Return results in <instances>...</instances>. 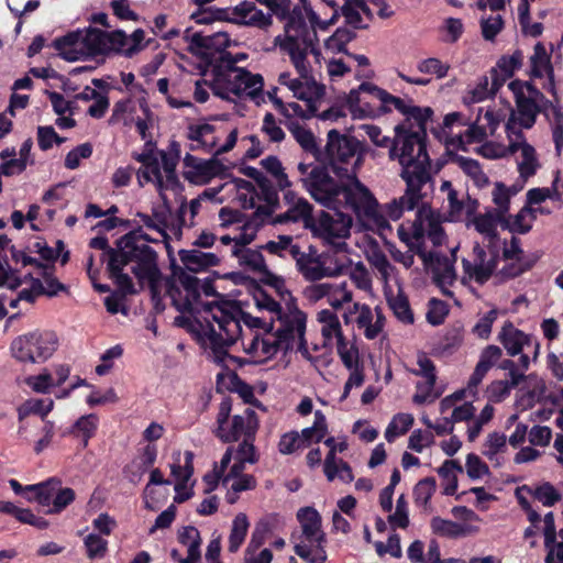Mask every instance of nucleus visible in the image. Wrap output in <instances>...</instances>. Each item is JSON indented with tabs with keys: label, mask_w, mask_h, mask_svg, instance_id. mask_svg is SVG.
Returning <instances> with one entry per match:
<instances>
[{
	"label": "nucleus",
	"mask_w": 563,
	"mask_h": 563,
	"mask_svg": "<svg viewBox=\"0 0 563 563\" xmlns=\"http://www.w3.org/2000/svg\"><path fill=\"white\" fill-rule=\"evenodd\" d=\"M53 46L66 60L74 62L85 57L84 30H77L64 36L56 37L53 42Z\"/></svg>",
	"instance_id": "obj_30"
},
{
	"label": "nucleus",
	"mask_w": 563,
	"mask_h": 563,
	"mask_svg": "<svg viewBox=\"0 0 563 563\" xmlns=\"http://www.w3.org/2000/svg\"><path fill=\"white\" fill-rule=\"evenodd\" d=\"M129 38L123 31L106 32L96 27L84 30L85 56H95L110 51H124Z\"/></svg>",
	"instance_id": "obj_19"
},
{
	"label": "nucleus",
	"mask_w": 563,
	"mask_h": 563,
	"mask_svg": "<svg viewBox=\"0 0 563 563\" xmlns=\"http://www.w3.org/2000/svg\"><path fill=\"white\" fill-rule=\"evenodd\" d=\"M238 196L236 199L240 202L241 207L244 209H256L255 213H257V192L254 185L245 179L236 180Z\"/></svg>",
	"instance_id": "obj_55"
},
{
	"label": "nucleus",
	"mask_w": 563,
	"mask_h": 563,
	"mask_svg": "<svg viewBox=\"0 0 563 563\" xmlns=\"http://www.w3.org/2000/svg\"><path fill=\"white\" fill-rule=\"evenodd\" d=\"M84 543L89 559L95 560L106 555L108 541L101 538L99 534L89 533L84 539Z\"/></svg>",
	"instance_id": "obj_64"
},
{
	"label": "nucleus",
	"mask_w": 563,
	"mask_h": 563,
	"mask_svg": "<svg viewBox=\"0 0 563 563\" xmlns=\"http://www.w3.org/2000/svg\"><path fill=\"white\" fill-rule=\"evenodd\" d=\"M297 519L302 529V536L311 545L322 547L324 533L321 530V516L313 507L300 508Z\"/></svg>",
	"instance_id": "obj_26"
},
{
	"label": "nucleus",
	"mask_w": 563,
	"mask_h": 563,
	"mask_svg": "<svg viewBox=\"0 0 563 563\" xmlns=\"http://www.w3.org/2000/svg\"><path fill=\"white\" fill-rule=\"evenodd\" d=\"M232 411L230 397L222 399L217 415L216 435L224 443H231L243 439L255 438L258 429V419L255 410L246 408L242 413L234 415L229 421Z\"/></svg>",
	"instance_id": "obj_10"
},
{
	"label": "nucleus",
	"mask_w": 563,
	"mask_h": 563,
	"mask_svg": "<svg viewBox=\"0 0 563 563\" xmlns=\"http://www.w3.org/2000/svg\"><path fill=\"white\" fill-rule=\"evenodd\" d=\"M324 207L331 211H321L311 219L310 229L313 235L329 244H336L338 246L345 245L344 242L336 243V240H344L350 236L353 223L350 212L363 224L375 228L379 234H383L384 230L389 229L386 219L378 212L377 203L373 208V211H371V214L366 217L357 214L356 210L343 203Z\"/></svg>",
	"instance_id": "obj_8"
},
{
	"label": "nucleus",
	"mask_w": 563,
	"mask_h": 563,
	"mask_svg": "<svg viewBox=\"0 0 563 563\" xmlns=\"http://www.w3.org/2000/svg\"><path fill=\"white\" fill-rule=\"evenodd\" d=\"M317 45V33L302 22L299 11H296L291 22L287 25L286 37L280 43V49L289 55L299 74L298 80L291 82L294 96L311 104H318L324 95V87L317 82L307 60L308 54L319 55Z\"/></svg>",
	"instance_id": "obj_5"
},
{
	"label": "nucleus",
	"mask_w": 563,
	"mask_h": 563,
	"mask_svg": "<svg viewBox=\"0 0 563 563\" xmlns=\"http://www.w3.org/2000/svg\"><path fill=\"white\" fill-rule=\"evenodd\" d=\"M430 526L435 534L450 539L464 538L478 532V527L466 522H455L452 520L443 519L441 517L432 518Z\"/></svg>",
	"instance_id": "obj_32"
},
{
	"label": "nucleus",
	"mask_w": 563,
	"mask_h": 563,
	"mask_svg": "<svg viewBox=\"0 0 563 563\" xmlns=\"http://www.w3.org/2000/svg\"><path fill=\"white\" fill-rule=\"evenodd\" d=\"M184 163L186 166L185 178L195 184H206L225 172L224 165L216 157L201 159L187 154Z\"/></svg>",
	"instance_id": "obj_24"
},
{
	"label": "nucleus",
	"mask_w": 563,
	"mask_h": 563,
	"mask_svg": "<svg viewBox=\"0 0 563 563\" xmlns=\"http://www.w3.org/2000/svg\"><path fill=\"white\" fill-rule=\"evenodd\" d=\"M388 306L395 317L405 324H411L415 321L413 312L410 308L407 296L399 290L395 296L387 298Z\"/></svg>",
	"instance_id": "obj_47"
},
{
	"label": "nucleus",
	"mask_w": 563,
	"mask_h": 563,
	"mask_svg": "<svg viewBox=\"0 0 563 563\" xmlns=\"http://www.w3.org/2000/svg\"><path fill=\"white\" fill-rule=\"evenodd\" d=\"M137 181L141 187L145 183H154L158 192L163 196V175L161 172V163L158 159L142 166L137 173Z\"/></svg>",
	"instance_id": "obj_52"
},
{
	"label": "nucleus",
	"mask_w": 563,
	"mask_h": 563,
	"mask_svg": "<svg viewBox=\"0 0 563 563\" xmlns=\"http://www.w3.org/2000/svg\"><path fill=\"white\" fill-rule=\"evenodd\" d=\"M432 262L434 282L441 287L452 285L456 278L454 260L439 253L430 252L428 255Z\"/></svg>",
	"instance_id": "obj_33"
},
{
	"label": "nucleus",
	"mask_w": 563,
	"mask_h": 563,
	"mask_svg": "<svg viewBox=\"0 0 563 563\" xmlns=\"http://www.w3.org/2000/svg\"><path fill=\"white\" fill-rule=\"evenodd\" d=\"M275 108L286 118L310 119L317 114L318 104L306 102V108L297 102L284 103L279 98H273Z\"/></svg>",
	"instance_id": "obj_40"
},
{
	"label": "nucleus",
	"mask_w": 563,
	"mask_h": 563,
	"mask_svg": "<svg viewBox=\"0 0 563 563\" xmlns=\"http://www.w3.org/2000/svg\"><path fill=\"white\" fill-rule=\"evenodd\" d=\"M336 352L347 369H355L363 367L360 362L358 350L354 344H350L345 339L336 342Z\"/></svg>",
	"instance_id": "obj_59"
},
{
	"label": "nucleus",
	"mask_w": 563,
	"mask_h": 563,
	"mask_svg": "<svg viewBox=\"0 0 563 563\" xmlns=\"http://www.w3.org/2000/svg\"><path fill=\"white\" fill-rule=\"evenodd\" d=\"M500 250L498 246H485L476 242L472 258L462 261L465 275L479 285L485 284L497 268Z\"/></svg>",
	"instance_id": "obj_17"
},
{
	"label": "nucleus",
	"mask_w": 563,
	"mask_h": 563,
	"mask_svg": "<svg viewBox=\"0 0 563 563\" xmlns=\"http://www.w3.org/2000/svg\"><path fill=\"white\" fill-rule=\"evenodd\" d=\"M507 449V438L501 432H492L487 435L482 449V454L489 461L496 462L499 465L498 454L505 452Z\"/></svg>",
	"instance_id": "obj_50"
},
{
	"label": "nucleus",
	"mask_w": 563,
	"mask_h": 563,
	"mask_svg": "<svg viewBox=\"0 0 563 563\" xmlns=\"http://www.w3.org/2000/svg\"><path fill=\"white\" fill-rule=\"evenodd\" d=\"M498 340L510 356H516L523 351L531 352L533 361L539 356V341L533 335L517 329L510 321L503 325Z\"/></svg>",
	"instance_id": "obj_20"
},
{
	"label": "nucleus",
	"mask_w": 563,
	"mask_h": 563,
	"mask_svg": "<svg viewBox=\"0 0 563 563\" xmlns=\"http://www.w3.org/2000/svg\"><path fill=\"white\" fill-rule=\"evenodd\" d=\"M268 328L263 335L252 334L249 341H246L247 336L244 334L242 346L250 356L251 363L261 364L275 356L279 351L284 352L282 343L278 342L279 339Z\"/></svg>",
	"instance_id": "obj_21"
},
{
	"label": "nucleus",
	"mask_w": 563,
	"mask_h": 563,
	"mask_svg": "<svg viewBox=\"0 0 563 563\" xmlns=\"http://www.w3.org/2000/svg\"><path fill=\"white\" fill-rule=\"evenodd\" d=\"M416 67L420 74L433 76L438 80L445 78L451 69L449 63L442 62L438 57L420 59Z\"/></svg>",
	"instance_id": "obj_51"
},
{
	"label": "nucleus",
	"mask_w": 563,
	"mask_h": 563,
	"mask_svg": "<svg viewBox=\"0 0 563 563\" xmlns=\"http://www.w3.org/2000/svg\"><path fill=\"white\" fill-rule=\"evenodd\" d=\"M327 419L322 411L317 410L314 412V421L311 427L305 428L299 433V439L305 448L309 446L312 442H320L327 434Z\"/></svg>",
	"instance_id": "obj_44"
},
{
	"label": "nucleus",
	"mask_w": 563,
	"mask_h": 563,
	"mask_svg": "<svg viewBox=\"0 0 563 563\" xmlns=\"http://www.w3.org/2000/svg\"><path fill=\"white\" fill-rule=\"evenodd\" d=\"M225 254L220 252H202L197 249L179 251V258L184 266L194 273L208 269L220 264L221 257Z\"/></svg>",
	"instance_id": "obj_28"
},
{
	"label": "nucleus",
	"mask_w": 563,
	"mask_h": 563,
	"mask_svg": "<svg viewBox=\"0 0 563 563\" xmlns=\"http://www.w3.org/2000/svg\"><path fill=\"white\" fill-rule=\"evenodd\" d=\"M292 260L296 263L297 271L309 282L338 275L343 267V264L338 261L334 266L329 265V256L324 253L320 254L313 245H307L305 249L299 245Z\"/></svg>",
	"instance_id": "obj_16"
},
{
	"label": "nucleus",
	"mask_w": 563,
	"mask_h": 563,
	"mask_svg": "<svg viewBox=\"0 0 563 563\" xmlns=\"http://www.w3.org/2000/svg\"><path fill=\"white\" fill-rule=\"evenodd\" d=\"M158 241L137 229L121 236L115 249L108 250V272L122 295L135 292L132 278L123 272L125 266L131 265V272L141 287L148 286L156 308L161 302L162 273L158 268L157 253L148 242Z\"/></svg>",
	"instance_id": "obj_3"
},
{
	"label": "nucleus",
	"mask_w": 563,
	"mask_h": 563,
	"mask_svg": "<svg viewBox=\"0 0 563 563\" xmlns=\"http://www.w3.org/2000/svg\"><path fill=\"white\" fill-rule=\"evenodd\" d=\"M298 247L299 245L295 243L291 235H277L276 239L269 240L265 244L261 245V250L283 258H286L287 256L292 258L294 253H296Z\"/></svg>",
	"instance_id": "obj_43"
},
{
	"label": "nucleus",
	"mask_w": 563,
	"mask_h": 563,
	"mask_svg": "<svg viewBox=\"0 0 563 563\" xmlns=\"http://www.w3.org/2000/svg\"><path fill=\"white\" fill-rule=\"evenodd\" d=\"M356 36L355 32L346 29V27H339L325 42L324 46L325 49L331 53H344L349 54L345 49L347 43H350L352 40H354Z\"/></svg>",
	"instance_id": "obj_54"
},
{
	"label": "nucleus",
	"mask_w": 563,
	"mask_h": 563,
	"mask_svg": "<svg viewBox=\"0 0 563 563\" xmlns=\"http://www.w3.org/2000/svg\"><path fill=\"white\" fill-rule=\"evenodd\" d=\"M514 126V122L508 126V153L516 155L518 173L521 178L528 179L536 175L541 165L534 147L527 142L522 132H515Z\"/></svg>",
	"instance_id": "obj_18"
},
{
	"label": "nucleus",
	"mask_w": 563,
	"mask_h": 563,
	"mask_svg": "<svg viewBox=\"0 0 563 563\" xmlns=\"http://www.w3.org/2000/svg\"><path fill=\"white\" fill-rule=\"evenodd\" d=\"M185 40L189 43V49L196 54L209 56L212 55V51L218 54L212 67L213 80L210 86L216 96L225 100H231L232 97L250 99L257 106L265 101L262 75L238 67V59L233 58L231 53L221 49L229 43L227 33L203 34L187 29Z\"/></svg>",
	"instance_id": "obj_2"
},
{
	"label": "nucleus",
	"mask_w": 563,
	"mask_h": 563,
	"mask_svg": "<svg viewBox=\"0 0 563 563\" xmlns=\"http://www.w3.org/2000/svg\"><path fill=\"white\" fill-rule=\"evenodd\" d=\"M501 355V349L493 344L486 346L481 352L479 360L468 380L467 389L470 390V393H473V390L477 388V386L482 383L483 378L486 376L488 371L500 361Z\"/></svg>",
	"instance_id": "obj_29"
},
{
	"label": "nucleus",
	"mask_w": 563,
	"mask_h": 563,
	"mask_svg": "<svg viewBox=\"0 0 563 563\" xmlns=\"http://www.w3.org/2000/svg\"><path fill=\"white\" fill-rule=\"evenodd\" d=\"M360 89L367 91L368 95L377 99L384 111H391L393 108L398 110L405 117L401 123H407L408 125L428 123L433 114L430 107L415 106L411 100L406 101L399 97L393 96L374 84L362 82Z\"/></svg>",
	"instance_id": "obj_13"
},
{
	"label": "nucleus",
	"mask_w": 563,
	"mask_h": 563,
	"mask_svg": "<svg viewBox=\"0 0 563 563\" xmlns=\"http://www.w3.org/2000/svg\"><path fill=\"white\" fill-rule=\"evenodd\" d=\"M437 488L434 477H426L420 479L413 488L415 503L418 506H427Z\"/></svg>",
	"instance_id": "obj_60"
},
{
	"label": "nucleus",
	"mask_w": 563,
	"mask_h": 563,
	"mask_svg": "<svg viewBox=\"0 0 563 563\" xmlns=\"http://www.w3.org/2000/svg\"><path fill=\"white\" fill-rule=\"evenodd\" d=\"M328 7H330L333 12L329 20H321L319 14L314 12L313 8L307 0H300L301 7L296 5L291 8L290 0H273L268 7L271 16L274 14L279 20H287L285 24V30L287 25L291 22L295 16V12L299 11V15L302 19V22L310 29H313L317 33V30L325 31L330 25H333L339 20V12L335 9L336 4L334 0H322Z\"/></svg>",
	"instance_id": "obj_12"
},
{
	"label": "nucleus",
	"mask_w": 563,
	"mask_h": 563,
	"mask_svg": "<svg viewBox=\"0 0 563 563\" xmlns=\"http://www.w3.org/2000/svg\"><path fill=\"white\" fill-rule=\"evenodd\" d=\"M493 202L496 205V209H492L501 217H506L509 211V203L511 194L509 189L503 183H496L492 192Z\"/></svg>",
	"instance_id": "obj_61"
},
{
	"label": "nucleus",
	"mask_w": 563,
	"mask_h": 563,
	"mask_svg": "<svg viewBox=\"0 0 563 563\" xmlns=\"http://www.w3.org/2000/svg\"><path fill=\"white\" fill-rule=\"evenodd\" d=\"M317 320L321 323V333L327 344L333 339L336 342L344 339L336 313L329 309H323L318 312Z\"/></svg>",
	"instance_id": "obj_38"
},
{
	"label": "nucleus",
	"mask_w": 563,
	"mask_h": 563,
	"mask_svg": "<svg viewBox=\"0 0 563 563\" xmlns=\"http://www.w3.org/2000/svg\"><path fill=\"white\" fill-rule=\"evenodd\" d=\"M249 527L250 522L245 514L240 512L234 517L229 536V552L235 553L239 551L240 547L245 540Z\"/></svg>",
	"instance_id": "obj_46"
},
{
	"label": "nucleus",
	"mask_w": 563,
	"mask_h": 563,
	"mask_svg": "<svg viewBox=\"0 0 563 563\" xmlns=\"http://www.w3.org/2000/svg\"><path fill=\"white\" fill-rule=\"evenodd\" d=\"M58 338L52 331L35 330L16 336L10 346L12 356L21 363H43L57 350Z\"/></svg>",
	"instance_id": "obj_11"
},
{
	"label": "nucleus",
	"mask_w": 563,
	"mask_h": 563,
	"mask_svg": "<svg viewBox=\"0 0 563 563\" xmlns=\"http://www.w3.org/2000/svg\"><path fill=\"white\" fill-rule=\"evenodd\" d=\"M181 288L172 286L168 294L178 311L192 312L198 310L200 299V282L197 277L183 274L179 277Z\"/></svg>",
	"instance_id": "obj_23"
},
{
	"label": "nucleus",
	"mask_w": 563,
	"mask_h": 563,
	"mask_svg": "<svg viewBox=\"0 0 563 563\" xmlns=\"http://www.w3.org/2000/svg\"><path fill=\"white\" fill-rule=\"evenodd\" d=\"M99 418L95 413L80 417L71 427L70 432L82 439V446L88 445L89 440L95 435L98 429Z\"/></svg>",
	"instance_id": "obj_48"
},
{
	"label": "nucleus",
	"mask_w": 563,
	"mask_h": 563,
	"mask_svg": "<svg viewBox=\"0 0 563 563\" xmlns=\"http://www.w3.org/2000/svg\"><path fill=\"white\" fill-rule=\"evenodd\" d=\"M58 485H62V481L57 477H51L38 484L27 485L25 489L30 492L26 495L29 501H36L42 507L52 506L54 494L58 490Z\"/></svg>",
	"instance_id": "obj_34"
},
{
	"label": "nucleus",
	"mask_w": 563,
	"mask_h": 563,
	"mask_svg": "<svg viewBox=\"0 0 563 563\" xmlns=\"http://www.w3.org/2000/svg\"><path fill=\"white\" fill-rule=\"evenodd\" d=\"M509 89L515 96L516 111H512L506 123V133L508 126L514 122V131L522 132V129H531L537 120V115L545 111L552 102L530 82L519 80L511 81Z\"/></svg>",
	"instance_id": "obj_9"
},
{
	"label": "nucleus",
	"mask_w": 563,
	"mask_h": 563,
	"mask_svg": "<svg viewBox=\"0 0 563 563\" xmlns=\"http://www.w3.org/2000/svg\"><path fill=\"white\" fill-rule=\"evenodd\" d=\"M324 158L338 179L325 166L316 163H299V181L311 198L321 206L345 205L368 216L376 205V198L357 178V169L363 162L362 143L343 135L336 130L328 132Z\"/></svg>",
	"instance_id": "obj_1"
},
{
	"label": "nucleus",
	"mask_w": 563,
	"mask_h": 563,
	"mask_svg": "<svg viewBox=\"0 0 563 563\" xmlns=\"http://www.w3.org/2000/svg\"><path fill=\"white\" fill-rule=\"evenodd\" d=\"M287 128L305 152L312 154L316 159L320 158L322 153L319 143L309 129L296 121H289Z\"/></svg>",
	"instance_id": "obj_36"
},
{
	"label": "nucleus",
	"mask_w": 563,
	"mask_h": 563,
	"mask_svg": "<svg viewBox=\"0 0 563 563\" xmlns=\"http://www.w3.org/2000/svg\"><path fill=\"white\" fill-rule=\"evenodd\" d=\"M394 130L388 156L400 164L401 178L405 183H420V186L433 185L431 161L427 152V123H399Z\"/></svg>",
	"instance_id": "obj_6"
},
{
	"label": "nucleus",
	"mask_w": 563,
	"mask_h": 563,
	"mask_svg": "<svg viewBox=\"0 0 563 563\" xmlns=\"http://www.w3.org/2000/svg\"><path fill=\"white\" fill-rule=\"evenodd\" d=\"M432 189L433 185L420 186V183L418 184L417 181H412V184L406 183V191L401 197L395 198L390 202H387L383 206L377 202L378 212L386 219V221H397L402 217L405 211H411L416 208L420 213L426 208L427 202L424 199L432 191ZM390 230L391 227L386 229V231ZM384 234L385 230L383 231L382 235Z\"/></svg>",
	"instance_id": "obj_15"
},
{
	"label": "nucleus",
	"mask_w": 563,
	"mask_h": 563,
	"mask_svg": "<svg viewBox=\"0 0 563 563\" xmlns=\"http://www.w3.org/2000/svg\"><path fill=\"white\" fill-rule=\"evenodd\" d=\"M195 328L210 347L212 360L219 365L227 366V360H238L229 355L228 347L238 339L243 342L244 334L249 341L252 334H260L258 330L268 329V324L261 318L244 312L235 303L208 302L202 306L200 316L195 319Z\"/></svg>",
	"instance_id": "obj_4"
},
{
	"label": "nucleus",
	"mask_w": 563,
	"mask_h": 563,
	"mask_svg": "<svg viewBox=\"0 0 563 563\" xmlns=\"http://www.w3.org/2000/svg\"><path fill=\"white\" fill-rule=\"evenodd\" d=\"M178 541L187 547L188 561H201V537L196 527H184L178 533Z\"/></svg>",
	"instance_id": "obj_42"
},
{
	"label": "nucleus",
	"mask_w": 563,
	"mask_h": 563,
	"mask_svg": "<svg viewBox=\"0 0 563 563\" xmlns=\"http://www.w3.org/2000/svg\"><path fill=\"white\" fill-rule=\"evenodd\" d=\"M286 295L287 298L283 297L285 306H282L267 294H260L256 297V306L272 314L268 323L269 330H273L275 320L279 321L275 335L279 339L278 342L282 343L284 352L296 349L306 360L310 361L312 356L306 340L307 316L298 308L290 292L286 291ZM282 296L284 295L282 294Z\"/></svg>",
	"instance_id": "obj_7"
},
{
	"label": "nucleus",
	"mask_w": 563,
	"mask_h": 563,
	"mask_svg": "<svg viewBox=\"0 0 563 563\" xmlns=\"http://www.w3.org/2000/svg\"><path fill=\"white\" fill-rule=\"evenodd\" d=\"M261 165L267 173H269L274 177L276 185L280 190H285L286 188L290 187L288 176L285 173V169L278 157L268 156L262 159Z\"/></svg>",
	"instance_id": "obj_56"
},
{
	"label": "nucleus",
	"mask_w": 563,
	"mask_h": 563,
	"mask_svg": "<svg viewBox=\"0 0 563 563\" xmlns=\"http://www.w3.org/2000/svg\"><path fill=\"white\" fill-rule=\"evenodd\" d=\"M413 424V417L411 413H397L385 431V439L388 442H394L396 438L405 434Z\"/></svg>",
	"instance_id": "obj_53"
},
{
	"label": "nucleus",
	"mask_w": 563,
	"mask_h": 563,
	"mask_svg": "<svg viewBox=\"0 0 563 563\" xmlns=\"http://www.w3.org/2000/svg\"><path fill=\"white\" fill-rule=\"evenodd\" d=\"M230 20L238 24L258 29H267L272 24L271 14H265L250 1H243L235 5Z\"/></svg>",
	"instance_id": "obj_27"
},
{
	"label": "nucleus",
	"mask_w": 563,
	"mask_h": 563,
	"mask_svg": "<svg viewBox=\"0 0 563 563\" xmlns=\"http://www.w3.org/2000/svg\"><path fill=\"white\" fill-rule=\"evenodd\" d=\"M499 87L500 82L496 78V71H494L492 85H489V79L487 76H482L478 78L475 87L468 90L467 96L465 97V101L472 103L481 102L489 97H493Z\"/></svg>",
	"instance_id": "obj_41"
},
{
	"label": "nucleus",
	"mask_w": 563,
	"mask_h": 563,
	"mask_svg": "<svg viewBox=\"0 0 563 563\" xmlns=\"http://www.w3.org/2000/svg\"><path fill=\"white\" fill-rule=\"evenodd\" d=\"M358 312L356 324L358 329L364 330V335L368 340H374L379 335V324H373L374 313L369 306L354 303V312Z\"/></svg>",
	"instance_id": "obj_45"
},
{
	"label": "nucleus",
	"mask_w": 563,
	"mask_h": 563,
	"mask_svg": "<svg viewBox=\"0 0 563 563\" xmlns=\"http://www.w3.org/2000/svg\"><path fill=\"white\" fill-rule=\"evenodd\" d=\"M201 202V199L197 197L190 200L189 205L185 201L180 203L177 210L178 231H180L183 227L191 228L195 224L194 219L200 210Z\"/></svg>",
	"instance_id": "obj_58"
},
{
	"label": "nucleus",
	"mask_w": 563,
	"mask_h": 563,
	"mask_svg": "<svg viewBox=\"0 0 563 563\" xmlns=\"http://www.w3.org/2000/svg\"><path fill=\"white\" fill-rule=\"evenodd\" d=\"M305 295L310 301L327 299L328 303L334 309L352 301L353 297L346 282L312 284L306 287Z\"/></svg>",
	"instance_id": "obj_22"
},
{
	"label": "nucleus",
	"mask_w": 563,
	"mask_h": 563,
	"mask_svg": "<svg viewBox=\"0 0 563 563\" xmlns=\"http://www.w3.org/2000/svg\"><path fill=\"white\" fill-rule=\"evenodd\" d=\"M518 385H514L512 380H494L487 387V398L492 402H500L505 400L512 388Z\"/></svg>",
	"instance_id": "obj_63"
},
{
	"label": "nucleus",
	"mask_w": 563,
	"mask_h": 563,
	"mask_svg": "<svg viewBox=\"0 0 563 563\" xmlns=\"http://www.w3.org/2000/svg\"><path fill=\"white\" fill-rule=\"evenodd\" d=\"M75 492L69 487H62L58 485V490L54 494L52 506L46 510V514L55 515L62 512L68 505L75 500Z\"/></svg>",
	"instance_id": "obj_62"
},
{
	"label": "nucleus",
	"mask_w": 563,
	"mask_h": 563,
	"mask_svg": "<svg viewBox=\"0 0 563 563\" xmlns=\"http://www.w3.org/2000/svg\"><path fill=\"white\" fill-rule=\"evenodd\" d=\"M257 202L263 201L265 205H258L257 213L263 216H271L275 208L278 206V191L274 184L266 177L258 178L257 185Z\"/></svg>",
	"instance_id": "obj_35"
},
{
	"label": "nucleus",
	"mask_w": 563,
	"mask_h": 563,
	"mask_svg": "<svg viewBox=\"0 0 563 563\" xmlns=\"http://www.w3.org/2000/svg\"><path fill=\"white\" fill-rule=\"evenodd\" d=\"M530 63L533 77L542 78L545 71L553 69L550 57L542 43L536 44L533 55L530 57Z\"/></svg>",
	"instance_id": "obj_57"
},
{
	"label": "nucleus",
	"mask_w": 563,
	"mask_h": 563,
	"mask_svg": "<svg viewBox=\"0 0 563 563\" xmlns=\"http://www.w3.org/2000/svg\"><path fill=\"white\" fill-rule=\"evenodd\" d=\"M455 163L457 166L473 179L476 186L485 187L488 185L489 179L487 175L483 172L479 163L476 159L465 157V156H456Z\"/></svg>",
	"instance_id": "obj_49"
},
{
	"label": "nucleus",
	"mask_w": 563,
	"mask_h": 563,
	"mask_svg": "<svg viewBox=\"0 0 563 563\" xmlns=\"http://www.w3.org/2000/svg\"><path fill=\"white\" fill-rule=\"evenodd\" d=\"M504 222L505 218L492 210L477 214L472 220L475 230L483 235L482 245H494L498 247H501V240L498 235L497 228Z\"/></svg>",
	"instance_id": "obj_25"
},
{
	"label": "nucleus",
	"mask_w": 563,
	"mask_h": 563,
	"mask_svg": "<svg viewBox=\"0 0 563 563\" xmlns=\"http://www.w3.org/2000/svg\"><path fill=\"white\" fill-rule=\"evenodd\" d=\"M214 126L209 123H198L188 126V139L197 142L194 148L201 147L208 152L216 145Z\"/></svg>",
	"instance_id": "obj_39"
},
{
	"label": "nucleus",
	"mask_w": 563,
	"mask_h": 563,
	"mask_svg": "<svg viewBox=\"0 0 563 563\" xmlns=\"http://www.w3.org/2000/svg\"><path fill=\"white\" fill-rule=\"evenodd\" d=\"M284 198L289 207L284 213L277 216L278 223L306 221L310 218L312 207L305 198L297 197L291 190L285 191Z\"/></svg>",
	"instance_id": "obj_31"
},
{
	"label": "nucleus",
	"mask_w": 563,
	"mask_h": 563,
	"mask_svg": "<svg viewBox=\"0 0 563 563\" xmlns=\"http://www.w3.org/2000/svg\"><path fill=\"white\" fill-rule=\"evenodd\" d=\"M520 490L540 501L544 507H553L562 499L561 493L549 482H543L536 486L522 485Z\"/></svg>",
	"instance_id": "obj_37"
},
{
	"label": "nucleus",
	"mask_w": 563,
	"mask_h": 563,
	"mask_svg": "<svg viewBox=\"0 0 563 563\" xmlns=\"http://www.w3.org/2000/svg\"><path fill=\"white\" fill-rule=\"evenodd\" d=\"M247 230L249 228L246 227L244 232H238L233 236L230 234L221 235L220 244L223 247H228L227 254L235 257L240 266L253 272H264L266 263L261 246L258 249L247 247L255 239V230H252L250 233Z\"/></svg>",
	"instance_id": "obj_14"
}]
</instances>
